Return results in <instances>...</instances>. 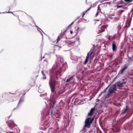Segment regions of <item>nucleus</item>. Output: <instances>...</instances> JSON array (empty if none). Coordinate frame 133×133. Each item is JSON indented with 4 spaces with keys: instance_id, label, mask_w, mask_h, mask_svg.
I'll use <instances>...</instances> for the list:
<instances>
[{
    "instance_id": "obj_1",
    "label": "nucleus",
    "mask_w": 133,
    "mask_h": 133,
    "mask_svg": "<svg viewBox=\"0 0 133 133\" xmlns=\"http://www.w3.org/2000/svg\"><path fill=\"white\" fill-rule=\"evenodd\" d=\"M64 65L63 63L62 62H57L56 64L53 66V69H51L50 70V72L51 74L54 72V71L56 70V69H59L62 68Z\"/></svg>"
},
{
    "instance_id": "obj_2",
    "label": "nucleus",
    "mask_w": 133,
    "mask_h": 133,
    "mask_svg": "<svg viewBox=\"0 0 133 133\" xmlns=\"http://www.w3.org/2000/svg\"><path fill=\"white\" fill-rule=\"evenodd\" d=\"M49 84L50 87L51 92L54 93H55V85L53 77H51L49 81Z\"/></svg>"
},
{
    "instance_id": "obj_3",
    "label": "nucleus",
    "mask_w": 133,
    "mask_h": 133,
    "mask_svg": "<svg viewBox=\"0 0 133 133\" xmlns=\"http://www.w3.org/2000/svg\"><path fill=\"white\" fill-rule=\"evenodd\" d=\"M116 90V84L112 85L110 87L108 90V96H110L111 94L114 93Z\"/></svg>"
},
{
    "instance_id": "obj_4",
    "label": "nucleus",
    "mask_w": 133,
    "mask_h": 133,
    "mask_svg": "<svg viewBox=\"0 0 133 133\" xmlns=\"http://www.w3.org/2000/svg\"><path fill=\"white\" fill-rule=\"evenodd\" d=\"M94 119V117L91 118H87L85 121L84 127L89 128L91 123H92Z\"/></svg>"
},
{
    "instance_id": "obj_5",
    "label": "nucleus",
    "mask_w": 133,
    "mask_h": 133,
    "mask_svg": "<svg viewBox=\"0 0 133 133\" xmlns=\"http://www.w3.org/2000/svg\"><path fill=\"white\" fill-rule=\"evenodd\" d=\"M93 53V50L91 49L89 52L87 53L84 62V64H86L88 62L89 59L91 58V56Z\"/></svg>"
},
{
    "instance_id": "obj_6",
    "label": "nucleus",
    "mask_w": 133,
    "mask_h": 133,
    "mask_svg": "<svg viewBox=\"0 0 133 133\" xmlns=\"http://www.w3.org/2000/svg\"><path fill=\"white\" fill-rule=\"evenodd\" d=\"M126 5L122 1H119L118 3L117 7V8H123L126 9H127V7L125 6Z\"/></svg>"
},
{
    "instance_id": "obj_7",
    "label": "nucleus",
    "mask_w": 133,
    "mask_h": 133,
    "mask_svg": "<svg viewBox=\"0 0 133 133\" xmlns=\"http://www.w3.org/2000/svg\"><path fill=\"white\" fill-rule=\"evenodd\" d=\"M107 26L108 25L106 24L102 25L100 24L98 28V32L99 33L103 32L105 28L107 27Z\"/></svg>"
},
{
    "instance_id": "obj_8",
    "label": "nucleus",
    "mask_w": 133,
    "mask_h": 133,
    "mask_svg": "<svg viewBox=\"0 0 133 133\" xmlns=\"http://www.w3.org/2000/svg\"><path fill=\"white\" fill-rule=\"evenodd\" d=\"M112 49L113 51H116L117 47L116 46L115 42V41H113L112 42Z\"/></svg>"
},
{
    "instance_id": "obj_9",
    "label": "nucleus",
    "mask_w": 133,
    "mask_h": 133,
    "mask_svg": "<svg viewBox=\"0 0 133 133\" xmlns=\"http://www.w3.org/2000/svg\"><path fill=\"white\" fill-rule=\"evenodd\" d=\"M124 83V82H117L116 83L117 87L119 88H121L122 87Z\"/></svg>"
},
{
    "instance_id": "obj_10",
    "label": "nucleus",
    "mask_w": 133,
    "mask_h": 133,
    "mask_svg": "<svg viewBox=\"0 0 133 133\" xmlns=\"http://www.w3.org/2000/svg\"><path fill=\"white\" fill-rule=\"evenodd\" d=\"M128 68V66L125 65L121 70H120V72L121 74H123L124 71L125 70Z\"/></svg>"
},
{
    "instance_id": "obj_11",
    "label": "nucleus",
    "mask_w": 133,
    "mask_h": 133,
    "mask_svg": "<svg viewBox=\"0 0 133 133\" xmlns=\"http://www.w3.org/2000/svg\"><path fill=\"white\" fill-rule=\"evenodd\" d=\"M95 110V109L94 108H92L90 111V112L88 114L89 116H91L94 113Z\"/></svg>"
},
{
    "instance_id": "obj_12",
    "label": "nucleus",
    "mask_w": 133,
    "mask_h": 133,
    "mask_svg": "<svg viewBox=\"0 0 133 133\" xmlns=\"http://www.w3.org/2000/svg\"><path fill=\"white\" fill-rule=\"evenodd\" d=\"M9 123L10 124V125L11 126L13 127V126H16V125L14 123L13 121H11L9 122Z\"/></svg>"
},
{
    "instance_id": "obj_13",
    "label": "nucleus",
    "mask_w": 133,
    "mask_h": 133,
    "mask_svg": "<svg viewBox=\"0 0 133 133\" xmlns=\"http://www.w3.org/2000/svg\"><path fill=\"white\" fill-rule=\"evenodd\" d=\"M128 109L129 108L128 106L127 105H126V108L124 109V111L122 113V114H123L126 113Z\"/></svg>"
},
{
    "instance_id": "obj_14",
    "label": "nucleus",
    "mask_w": 133,
    "mask_h": 133,
    "mask_svg": "<svg viewBox=\"0 0 133 133\" xmlns=\"http://www.w3.org/2000/svg\"><path fill=\"white\" fill-rule=\"evenodd\" d=\"M73 76H72L71 77H70V78H69L68 79L66 80L65 82L67 83L69 82L73 79Z\"/></svg>"
},
{
    "instance_id": "obj_15",
    "label": "nucleus",
    "mask_w": 133,
    "mask_h": 133,
    "mask_svg": "<svg viewBox=\"0 0 133 133\" xmlns=\"http://www.w3.org/2000/svg\"><path fill=\"white\" fill-rule=\"evenodd\" d=\"M24 96H22L18 104H19L21 102H23L24 101Z\"/></svg>"
},
{
    "instance_id": "obj_16",
    "label": "nucleus",
    "mask_w": 133,
    "mask_h": 133,
    "mask_svg": "<svg viewBox=\"0 0 133 133\" xmlns=\"http://www.w3.org/2000/svg\"><path fill=\"white\" fill-rule=\"evenodd\" d=\"M38 91L40 93H42L43 92L44 90L43 89H41V87L39 86L38 90Z\"/></svg>"
},
{
    "instance_id": "obj_17",
    "label": "nucleus",
    "mask_w": 133,
    "mask_h": 133,
    "mask_svg": "<svg viewBox=\"0 0 133 133\" xmlns=\"http://www.w3.org/2000/svg\"><path fill=\"white\" fill-rule=\"evenodd\" d=\"M90 9V8H89L87 10H86V11H85L84 12H83L82 13V17H83L84 16V15L87 12L88 10H89Z\"/></svg>"
},
{
    "instance_id": "obj_18",
    "label": "nucleus",
    "mask_w": 133,
    "mask_h": 133,
    "mask_svg": "<svg viewBox=\"0 0 133 133\" xmlns=\"http://www.w3.org/2000/svg\"><path fill=\"white\" fill-rule=\"evenodd\" d=\"M75 42V41H70L69 40H68L66 41V42L67 43H68L69 44H71Z\"/></svg>"
},
{
    "instance_id": "obj_19",
    "label": "nucleus",
    "mask_w": 133,
    "mask_h": 133,
    "mask_svg": "<svg viewBox=\"0 0 133 133\" xmlns=\"http://www.w3.org/2000/svg\"><path fill=\"white\" fill-rule=\"evenodd\" d=\"M8 100L9 102H13L14 101V99L12 97H11L10 98V99H8Z\"/></svg>"
},
{
    "instance_id": "obj_20",
    "label": "nucleus",
    "mask_w": 133,
    "mask_h": 133,
    "mask_svg": "<svg viewBox=\"0 0 133 133\" xmlns=\"http://www.w3.org/2000/svg\"><path fill=\"white\" fill-rule=\"evenodd\" d=\"M42 73L44 76V77L43 78V79H46V76H45V74H44V72L42 70L41 71Z\"/></svg>"
},
{
    "instance_id": "obj_21",
    "label": "nucleus",
    "mask_w": 133,
    "mask_h": 133,
    "mask_svg": "<svg viewBox=\"0 0 133 133\" xmlns=\"http://www.w3.org/2000/svg\"><path fill=\"white\" fill-rule=\"evenodd\" d=\"M130 22L129 23V22H128V21L127 22V23L126 25V26L127 27H129L130 25Z\"/></svg>"
},
{
    "instance_id": "obj_22",
    "label": "nucleus",
    "mask_w": 133,
    "mask_h": 133,
    "mask_svg": "<svg viewBox=\"0 0 133 133\" xmlns=\"http://www.w3.org/2000/svg\"><path fill=\"white\" fill-rule=\"evenodd\" d=\"M100 11H101V9H99V6H98L97 8V13L98 14V13H99Z\"/></svg>"
},
{
    "instance_id": "obj_23",
    "label": "nucleus",
    "mask_w": 133,
    "mask_h": 133,
    "mask_svg": "<svg viewBox=\"0 0 133 133\" xmlns=\"http://www.w3.org/2000/svg\"><path fill=\"white\" fill-rule=\"evenodd\" d=\"M96 6V3H94L92 5H91V7L90 8H90V9L91 7H94V6Z\"/></svg>"
},
{
    "instance_id": "obj_24",
    "label": "nucleus",
    "mask_w": 133,
    "mask_h": 133,
    "mask_svg": "<svg viewBox=\"0 0 133 133\" xmlns=\"http://www.w3.org/2000/svg\"><path fill=\"white\" fill-rule=\"evenodd\" d=\"M61 38V37L60 36H58L57 39V42L59 41L60 40Z\"/></svg>"
},
{
    "instance_id": "obj_25",
    "label": "nucleus",
    "mask_w": 133,
    "mask_h": 133,
    "mask_svg": "<svg viewBox=\"0 0 133 133\" xmlns=\"http://www.w3.org/2000/svg\"><path fill=\"white\" fill-rule=\"evenodd\" d=\"M108 17L110 19H112L113 18L112 16H111L110 15H109L108 16Z\"/></svg>"
},
{
    "instance_id": "obj_26",
    "label": "nucleus",
    "mask_w": 133,
    "mask_h": 133,
    "mask_svg": "<svg viewBox=\"0 0 133 133\" xmlns=\"http://www.w3.org/2000/svg\"><path fill=\"white\" fill-rule=\"evenodd\" d=\"M126 2H132L133 0H124Z\"/></svg>"
},
{
    "instance_id": "obj_27",
    "label": "nucleus",
    "mask_w": 133,
    "mask_h": 133,
    "mask_svg": "<svg viewBox=\"0 0 133 133\" xmlns=\"http://www.w3.org/2000/svg\"><path fill=\"white\" fill-rule=\"evenodd\" d=\"M12 13V12L11 11H9L8 12H3V13Z\"/></svg>"
},
{
    "instance_id": "obj_28",
    "label": "nucleus",
    "mask_w": 133,
    "mask_h": 133,
    "mask_svg": "<svg viewBox=\"0 0 133 133\" xmlns=\"http://www.w3.org/2000/svg\"><path fill=\"white\" fill-rule=\"evenodd\" d=\"M74 22H73L67 28V29H68L69 27L71 25L74 23Z\"/></svg>"
},
{
    "instance_id": "obj_29",
    "label": "nucleus",
    "mask_w": 133,
    "mask_h": 133,
    "mask_svg": "<svg viewBox=\"0 0 133 133\" xmlns=\"http://www.w3.org/2000/svg\"><path fill=\"white\" fill-rule=\"evenodd\" d=\"M59 72H58L57 73V74H55V76L57 78V76L58 75V74H59Z\"/></svg>"
},
{
    "instance_id": "obj_30",
    "label": "nucleus",
    "mask_w": 133,
    "mask_h": 133,
    "mask_svg": "<svg viewBox=\"0 0 133 133\" xmlns=\"http://www.w3.org/2000/svg\"><path fill=\"white\" fill-rule=\"evenodd\" d=\"M108 88V87L107 88L105 89L104 90V91L103 92H103V93L105 92L107 90V89Z\"/></svg>"
},
{
    "instance_id": "obj_31",
    "label": "nucleus",
    "mask_w": 133,
    "mask_h": 133,
    "mask_svg": "<svg viewBox=\"0 0 133 133\" xmlns=\"http://www.w3.org/2000/svg\"><path fill=\"white\" fill-rule=\"evenodd\" d=\"M103 93V92H101L99 94V96H100Z\"/></svg>"
},
{
    "instance_id": "obj_32",
    "label": "nucleus",
    "mask_w": 133,
    "mask_h": 133,
    "mask_svg": "<svg viewBox=\"0 0 133 133\" xmlns=\"http://www.w3.org/2000/svg\"><path fill=\"white\" fill-rule=\"evenodd\" d=\"M35 26H36V27H37V28H37V30H38V31H39V30H38V29H40L37 26H36V25H35Z\"/></svg>"
},
{
    "instance_id": "obj_33",
    "label": "nucleus",
    "mask_w": 133,
    "mask_h": 133,
    "mask_svg": "<svg viewBox=\"0 0 133 133\" xmlns=\"http://www.w3.org/2000/svg\"><path fill=\"white\" fill-rule=\"evenodd\" d=\"M70 34H72V31L71 30H70Z\"/></svg>"
},
{
    "instance_id": "obj_34",
    "label": "nucleus",
    "mask_w": 133,
    "mask_h": 133,
    "mask_svg": "<svg viewBox=\"0 0 133 133\" xmlns=\"http://www.w3.org/2000/svg\"><path fill=\"white\" fill-rule=\"evenodd\" d=\"M58 46H55L54 47V48H55V47L58 48Z\"/></svg>"
},
{
    "instance_id": "obj_35",
    "label": "nucleus",
    "mask_w": 133,
    "mask_h": 133,
    "mask_svg": "<svg viewBox=\"0 0 133 133\" xmlns=\"http://www.w3.org/2000/svg\"><path fill=\"white\" fill-rule=\"evenodd\" d=\"M8 133H13V132H9Z\"/></svg>"
},
{
    "instance_id": "obj_36",
    "label": "nucleus",
    "mask_w": 133,
    "mask_h": 133,
    "mask_svg": "<svg viewBox=\"0 0 133 133\" xmlns=\"http://www.w3.org/2000/svg\"><path fill=\"white\" fill-rule=\"evenodd\" d=\"M39 31L40 32V33H41V35H42V33H41V32L40 31Z\"/></svg>"
},
{
    "instance_id": "obj_37",
    "label": "nucleus",
    "mask_w": 133,
    "mask_h": 133,
    "mask_svg": "<svg viewBox=\"0 0 133 133\" xmlns=\"http://www.w3.org/2000/svg\"><path fill=\"white\" fill-rule=\"evenodd\" d=\"M77 39H78V40L79 39V38H77Z\"/></svg>"
},
{
    "instance_id": "obj_38",
    "label": "nucleus",
    "mask_w": 133,
    "mask_h": 133,
    "mask_svg": "<svg viewBox=\"0 0 133 133\" xmlns=\"http://www.w3.org/2000/svg\"><path fill=\"white\" fill-rule=\"evenodd\" d=\"M12 14L14 15H15L14 14L12 13Z\"/></svg>"
},
{
    "instance_id": "obj_39",
    "label": "nucleus",
    "mask_w": 133,
    "mask_h": 133,
    "mask_svg": "<svg viewBox=\"0 0 133 133\" xmlns=\"http://www.w3.org/2000/svg\"><path fill=\"white\" fill-rule=\"evenodd\" d=\"M10 117V116H9V117Z\"/></svg>"
}]
</instances>
